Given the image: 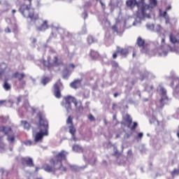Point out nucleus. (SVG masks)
<instances>
[{
  "mask_svg": "<svg viewBox=\"0 0 179 179\" xmlns=\"http://www.w3.org/2000/svg\"><path fill=\"white\" fill-rule=\"evenodd\" d=\"M3 87L8 92V90H10L11 86L10 84L8 83V81H4Z\"/></svg>",
  "mask_w": 179,
  "mask_h": 179,
  "instance_id": "5701e85b",
  "label": "nucleus"
},
{
  "mask_svg": "<svg viewBox=\"0 0 179 179\" xmlns=\"http://www.w3.org/2000/svg\"><path fill=\"white\" fill-rule=\"evenodd\" d=\"M111 65L113 68H118V63H117L115 61L111 62Z\"/></svg>",
  "mask_w": 179,
  "mask_h": 179,
  "instance_id": "7c9ffc66",
  "label": "nucleus"
},
{
  "mask_svg": "<svg viewBox=\"0 0 179 179\" xmlns=\"http://www.w3.org/2000/svg\"><path fill=\"white\" fill-rule=\"evenodd\" d=\"M126 3L129 8H134L138 3L136 0H127Z\"/></svg>",
  "mask_w": 179,
  "mask_h": 179,
  "instance_id": "a211bd4d",
  "label": "nucleus"
},
{
  "mask_svg": "<svg viewBox=\"0 0 179 179\" xmlns=\"http://www.w3.org/2000/svg\"><path fill=\"white\" fill-rule=\"evenodd\" d=\"M169 38L172 44H179V36H175L173 34H170Z\"/></svg>",
  "mask_w": 179,
  "mask_h": 179,
  "instance_id": "2eb2a0df",
  "label": "nucleus"
},
{
  "mask_svg": "<svg viewBox=\"0 0 179 179\" xmlns=\"http://www.w3.org/2000/svg\"><path fill=\"white\" fill-rule=\"evenodd\" d=\"M38 170H40V168H39V167H36V168H35V171H36V172L38 171Z\"/></svg>",
  "mask_w": 179,
  "mask_h": 179,
  "instance_id": "603ef678",
  "label": "nucleus"
},
{
  "mask_svg": "<svg viewBox=\"0 0 179 179\" xmlns=\"http://www.w3.org/2000/svg\"><path fill=\"white\" fill-rule=\"evenodd\" d=\"M50 80H51V79H50V78L43 77L41 80V83L43 84V86H45V85H47V83H48L50 82Z\"/></svg>",
  "mask_w": 179,
  "mask_h": 179,
  "instance_id": "b1692460",
  "label": "nucleus"
},
{
  "mask_svg": "<svg viewBox=\"0 0 179 179\" xmlns=\"http://www.w3.org/2000/svg\"><path fill=\"white\" fill-rule=\"evenodd\" d=\"M73 150L74 152H83V148L79 145H74L73 146Z\"/></svg>",
  "mask_w": 179,
  "mask_h": 179,
  "instance_id": "aec40b11",
  "label": "nucleus"
},
{
  "mask_svg": "<svg viewBox=\"0 0 179 179\" xmlns=\"http://www.w3.org/2000/svg\"><path fill=\"white\" fill-rule=\"evenodd\" d=\"M113 120L116 121L117 124H120V122H118V120H117V115H113Z\"/></svg>",
  "mask_w": 179,
  "mask_h": 179,
  "instance_id": "c9c22d12",
  "label": "nucleus"
},
{
  "mask_svg": "<svg viewBox=\"0 0 179 179\" xmlns=\"http://www.w3.org/2000/svg\"><path fill=\"white\" fill-rule=\"evenodd\" d=\"M179 174V170L178 169H174L172 171V176H178Z\"/></svg>",
  "mask_w": 179,
  "mask_h": 179,
  "instance_id": "473e14b6",
  "label": "nucleus"
},
{
  "mask_svg": "<svg viewBox=\"0 0 179 179\" xmlns=\"http://www.w3.org/2000/svg\"><path fill=\"white\" fill-rule=\"evenodd\" d=\"M117 52H119L121 55L123 57H127L128 54H129V52L128 51V49L127 48H121L120 47H117Z\"/></svg>",
  "mask_w": 179,
  "mask_h": 179,
  "instance_id": "4468645a",
  "label": "nucleus"
},
{
  "mask_svg": "<svg viewBox=\"0 0 179 179\" xmlns=\"http://www.w3.org/2000/svg\"><path fill=\"white\" fill-rule=\"evenodd\" d=\"M20 12H21L24 17H27L32 22H36V20L40 19L38 13L34 10V8H31V2L27 5L24 3L21 5Z\"/></svg>",
  "mask_w": 179,
  "mask_h": 179,
  "instance_id": "7ed1b4c3",
  "label": "nucleus"
},
{
  "mask_svg": "<svg viewBox=\"0 0 179 179\" xmlns=\"http://www.w3.org/2000/svg\"><path fill=\"white\" fill-rule=\"evenodd\" d=\"M13 78L18 79L20 82H22L23 79L26 78V74H24V73H19L18 71H16L13 74Z\"/></svg>",
  "mask_w": 179,
  "mask_h": 179,
  "instance_id": "9d476101",
  "label": "nucleus"
},
{
  "mask_svg": "<svg viewBox=\"0 0 179 179\" xmlns=\"http://www.w3.org/2000/svg\"><path fill=\"white\" fill-rule=\"evenodd\" d=\"M64 160H66V152L65 151H61L55 156V159H50V163L53 166L45 164L43 166V169L47 173H54L55 170L62 169V162H64Z\"/></svg>",
  "mask_w": 179,
  "mask_h": 179,
  "instance_id": "f257e3e1",
  "label": "nucleus"
},
{
  "mask_svg": "<svg viewBox=\"0 0 179 179\" xmlns=\"http://www.w3.org/2000/svg\"><path fill=\"white\" fill-rule=\"evenodd\" d=\"M150 88H151V89H153V86H151Z\"/></svg>",
  "mask_w": 179,
  "mask_h": 179,
  "instance_id": "680f3d73",
  "label": "nucleus"
},
{
  "mask_svg": "<svg viewBox=\"0 0 179 179\" xmlns=\"http://www.w3.org/2000/svg\"><path fill=\"white\" fill-rule=\"evenodd\" d=\"M88 120H90V121H96L94 116H93V115H92V114H90L88 115Z\"/></svg>",
  "mask_w": 179,
  "mask_h": 179,
  "instance_id": "2f4dec72",
  "label": "nucleus"
},
{
  "mask_svg": "<svg viewBox=\"0 0 179 179\" xmlns=\"http://www.w3.org/2000/svg\"><path fill=\"white\" fill-rule=\"evenodd\" d=\"M24 2L28 1L29 3H31V0H24Z\"/></svg>",
  "mask_w": 179,
  "mask_h": 179,
  "instance_id": "864d4df0",
  "label": "nucleus"
},
{
  "mask_svg": "<svg viewBox=\"0 0 179 179\" xmlns=\"http://www.w3.org/2000/svg\"><path fill=\"white\" fill-rule=\"evenodd\" d=\"M123 120L126 122L127 127L131 129V131H134V129H136V127H138V123L136 122H133L132 125V117H131V115L129 114H126L124 116H123Z\"/></svg>",
  "mask_w": 179,
  "mask_h": 179,
  "instance_id": "20e7f679",
  "label": "nucleus"
},
{
  "mask_svg": "<svg viewBox=\"0 0 179 179\" xmlns=\"http://www.w3.org/2000/svg\"><path fill=\"white\" fill-rule=\"evenodd\" d=\"M113 96H114L115 98L118 97V93L115 92V93L113 94Z\"/></svg>",
  "mask_w": 179,
  "mask_h": 179,
  "instance_id": "09e8293b",
  "label": "nucleus"
},
{
  "mask_svg": "<svg viewBox=\"0 0 179 179\" xmlns=\"http://www.w3.org/2000/svg\"><path fill=\"white\" fill-rule=\"evenodd\" d=\"M0 131L3 132L5 135H9L12 132V128L6 127H0Z\"/></svg>",
  "mask_w": 179,
  "mask_h": 179,
  "instance_id": "f3484780",
  "label": "nucleus"
},
{
  "mask_svg": "<svg viewBox=\"0 0 179 179\" xmlns=\"http://www.w3.org/2000/svg\"><path fill=\"white\" fill-rule=\"evenodd\" d=\"M5 102V101H0V104H2Z\"/></svg>",
  "mask_w": 179,
  "mask_h": 179,
  "instance_id": "13d9d810",
  "label": "nucleus"
},
{
  "mask_svg": "<svg viewBox=\"0 0 179 179\" xmlns=\"http://www.w3.org/2000/svg\"><path fill=\"white\" fill-rule=\"evenodd\" d=\"M6 69H8V64L6 63L0 64V80L2 79V76H3V73H5Z\"/></svg>",
  "mask_w": 179,
  "mask_h": 179,
  "instance_id": "ddd939ff",
  "label": "nucleus"
},
{
  "mask_svg": "<svg viewBox=\"0 0 179 179\" xmlns=\"http://www.w3.org/2000/svg\"><path fill=\"white\" fill-rule=\"evenodd\" d=\"M141 3H145V0H140Z\"/></svg>",
  "mask_w": 179,
  "mask_h": 179,
  "instance_id": "4d7b16f0",
  "label": "nucleus"
},
{
  "mask_svg": "<svg viewBox=\"0 0 179 179\" xmlns=\"http://www.w3.org/2000/svg\"><path fill=\"white\" fill-rule=\"evenodd\" d=\"M12 13H13V15H15V13H16V10H13Z\"/></svg>",
  "mask_w": 179,
  "mask_h": 179,
  "instance_id": "5fc2aeb1",
  "label": "nucleus"
},
{
  "mask_svg": "<svg viewBox=\"0 0 179 179\" xmlns=\"http://www.w3.org/2000/svg\"><path fill=\"white\" fill-rule=\"evenodd\" d=\"M85 15H86V16H87V13H85Z\"/></svg>",
  "mask_w": 179,
  "mask_h": 179,
  "instance_id": "e2e57ef3",
  "label": "nucleus"
},
{
  "mask_svg": "<svg viewBox=\"0 0 179 179\" xmlns=\"http://www.w3.org/2000/svg\"><path fill=\"white\" fill-rule=\"evenodd\" d=\"M96 1H99V0H96ZM99 3L101 4L103 10H106V4L103 3L101 0H99Z\"/></svg>",
  "mask_w": 179,
  "mask_h": 179,
  "instance_id": "c756f323",
  "label": "nucleus"
},
{
  "mask_svg": "<svg viewBox=\"0 0 179 179\" xmlns=\"http://www.w3.org/2000/svg\"><path fill=\"white\" fill-rule=\"evenodd\" d=\"M66 124L67 125L72 126L73 125V118L72 117V116H69L67 120H66Z\"/></svg>",
  "mask_w": 179,
  "mask_h": 179,
  "instance_id": "393cba45",
  "label": "nucleus"
},
{
  "mask_svg": "<svg viewBox=\"0 0 179 179\" xmlns=\"http://www.w3.org/2000/svg\"><path fill=\"white\" fill-rule=\"evenodd\" d=\"M166 23H170V20L169 18H166Z\"/></svg>",
  "mask_w": 179,
  "mask_h": 179,
  "instance_id": "3c124183",
  "label": "nucleus"
},
{
  "mask_svg": "<svg viewBox=\"0 0 179 179\" xmlns=\"http://www.w3.org/2000/svg\"><path fill=\"white\" fill-rule=\"evenodd\" d=\"M143 137V133H138V138L139 139H142Z\"/></svg>",
  "mask_w": 179,
  "mask_h": 179,
  "instance_id": "4c0bfd02",
  "label": "nucleus"
},
{
  "mask_svg": "<svg viewBox=\"0 0 179 179\" xmlns=\"http://www.w3.org/2000/svg\"><path fill=\"white\" fill-rule=\"evenodd\" d=\"M132 57L133 58H135V57H136V51L134 50Z\"/></svg>",
  "mask_w": 179,
  "mask_h": 179,
  "instance_id": "a18cd8bd",
  "label": "nucleus"
},
{
  "mask_svg": "<svg viewBox=\"0 0 179 179\" xmlns=\"http://www.w3.org/2000/svg\"><path fill=\"white\" fill-rule=\"evenodd\" d=\"M32 43H33V44H34L35 43H37V39L36 38H34L32 39Z\"/></svg>",
  "mask_w": 179,
  "mask_h": 179,
  "instance_id": "49530a36",
  "label": "nucleus"
},
{
  "mask_svg": "<svg viewBox=\"0 0 179 179\" xmlns=\"http://www.w3.org/2000/svg\"><path fill=\"white\" fill-rule=\"evenodd\" d=\"M75 99H76L75 97H73L71 96H67L64 97L66 104H68L69 108H71V103H73V101H75Z\"/></svg>",
  "mask_w": 179,
  "mask_h": 179,
  "instance_id": "dca6fc26",
  "label": "nucleus"
},
{
  "mask_svg": "<svg viewBox=\"0 0 179 179\" xmlns=\"http://www.w3.org/2000/svg\"><path fill=\"white\" fill-rule=\"evenodd\" d=\"M136 44L140 48H142V50H146V48H148V44L141 36L137 38Z\"/></svg>",
  "mask_w": 179,
  "mask_h": 179,
  "instance_id": "0eeeda50",
  "label": "nucleus"
},
{
  "mask_svg": "<svg viewBox=\"0 0 179 179\" xmlns=\"http://www.w3.org/2000/svg\"><path fill=\"white\" fill-rule=\"evenodd\" d=\"M73 103L75 106L76 111H78V113L83 111V106L82 105L81 101H78L76 98H75Z\"/></svg>",
  "mask_w": 179,
  "mask_h": 179,
  "instance_id": "1a4fd4ad",
  "label": "nucleus"
},
{
  "mask_svg": "<svg viewBox=\"0 0 179 179\" xmlns=\"http://www.w3.org/2000/svg\"><path fill=\"white\" fill-rule=\"evenodd\" d=\"M6 33H10V29L9 27H7L5 30Z\"/></svg>",
  "mask_w": 179,
  "mask_h": 179,
  "instance_id": "c03bdc74",
  "label": "nucleus"
},
{
  "mask_svg": "<svg viewBox=\"0 0 179 179\" xmlns=\"http://www.w3.org/2000/svg\"><path fill=\"white\" fill-rule=\"evenodd\" d=\"M63 64L64 62H62V60H59L57 56L54 57L52 63H50V60L43 62V65L48 68H52V66H59V65H62Z\"/></svg>",
  "mask_w": 179,
  "mask_h": 179,
  "instance_id": "39448f33",
  "label": "nucleus"
},
{
  "mask_svg": "<svg viewBox=\"0 0 179 179\" xmlns=\"http://www.w3.org/2000/svg\"><path fill=\"white\" fill-rule=\"evenodd\" d=\"M116 107H117V104L113 103L112 110H115Z\"/></svg>",
  "mask_w": 179,
  "mask_h": 179,
  "instance_id": "37998d69",
  "label": "nucleus"
},
{
  "mask_svg": "<svg viewBox=\"0 0 179 179\" xmlns=\"http://www.w3.org/2000/svg\"><path fill=\"white\" fill-rule=\"evenodd\" d=\"M145 9H149V6L148 5H145L144 6H143V8H142L143 12Z\"/></svg>",
  "mask_w": 179,
  "mask_h": 179,
  "instance_id": "58836bf2",
  "label": "nucleus"
},
{
  "mask_svg": "<svg viewBox=\"0 0 179 179\" xmlns=\"http://www.w3.org/2000/svg\"><path fill=\"white\" fill-rule=\"evenodd\" d=\"M24 144L26 145V146H31L32 143L31 141L27 140L24 142Z\"/></svg>",
  "mask_w": 179,
  "mask_h": 179,
  "instance_id": "c85d7f7f",
  "label": "nucleus"
},
{
  "mask_svg": "<svg viewBox=\"0 0 179 179\" xmlns=\"http://www.w3.org/2000/svg\"><path fill=\"white\" fill-rule=\"evenodd\" d=\"M22 163L27 164L28 167H34V163H33V159L28 157L22 159Z\"/></svg>",
  "mask_w": 179,
  "mask_h": 179,
  "instance_id": "f8f14e48",
  "label": "nucleus"
},
{
  "mask_svg": "<svg viewBox=\"0 0 179 179\" xmlns=\"http://www.w3.org/2000/svg\"><path fill=\"white\" fill-rule=\"evenodd\" d=\"M166 15H167V12H166V11H164V12L163 13V16H164V17H166Z\"/></svg>",
  "mask_w": 179,
  "mask_h": 179,
  "instance_id": "de8ad7c7",
  "label": "nucleus"
},
{
  "mask_svg": "<svg viewBox=\"0 0 179 179\" xmlns=\"http://www.w3.org/2000/svg\"><path fill=\"white\" fill-rule=\"evenodd\" d=\"M91 6H92V2H90V1H87V2H86L85 4V8H89V7H90Z\"/></svg>",
  "mask_w": 179,
  "mask_h": 179,
  "instance_id": "f704fd0d",
  "label": "nucleus"
},
{
  "mask_svg": "<svg viewBox=\"0 0 179 179\" xmlns=\"http://www.w3.org/2000/svg\"><path fill=\"white\" fill-rule=\"evenodd\" d=\"M21 124H22V125H23L24 129L29 130V129H30V128H31V126L30 125V124L28 123V122L26 121V120H22V121H21Z\"/></svg>",
  "mask_w": 179,
  "mask_h": 179,
  "instance_id": "6ab92c4d",
  "label": "nucleus"
},
{
  "mask_svg": "<svg viewBox=\"0 0 179 179\" xmlns=\"http://www.w3.org/2000/svg\"><path fill=\"white\" fill-rule=\"evenodd\" d=\"M161 94L162 96H166L167 91L164 88H161L160 89Z\"/></svg>",
  "mask_w": 179,
  "mask_h": 179,
  "instance_id": "cd10ccee",
  "label": "nucleus"
},
{
  "mask_svg": "<svg viewBox=\"0 0 179 179\" xmlns=\"http://www.w3.org/2000/svg\"><path fill=\"white\" fill-rule=\"evenodd\" d=\"M115 155H117V152H115Z\"/></svg>",
  "mask_w": 179,
  "mask_h": 179,
  "instance_id": "0e129e2a",
  "label": "nucleus"
},
{
  "mask_svg": "<svg viewBox=\"0 0 179 179\" xmlns=\"http://www.w3.org/2000/svg\"><path fill=\"white\" fill-rule=\"evenodd\" d=\"M87 41L88 44H93V43H94V38H93L92 36H89L87 37Z\"/></svg>",
  "mask_w": 179,
  "mask_h": 179,
  "instance_id": "bb28decb",
  "label": "nucleus"
},
{
  "mask_svg": "<svg viewBox=\"0 0 179 179\" xmlns=\"http://www.w3.org/2000/svg\"><path fill=\"white\" fill-rule=\"evenodd\" d=\"M64 171H66V168H64Z\"/></svg>",
  "mask_w": 179,
  "mask_h": 179,
  "instance_id": "052dcab7",
  "label": "nucleus"
},
{
  "mask_svg": "<svg viewBox=\"0 0 179 179\" xmlns=\"http://www.w3.org/2000/svg\"><path fill=\"white\" fill-rule=\"evenodd\" d=\"M80 86H82V80L80 79H76L70 84V87L75 90H76V89H79Z\"/></svg>",
  "mask_w": 179,
  "mask_h": 179,
  "instance_id": "6e6552de",
  "label": "nucleus"
},
{
  "mask_svg": "<svg viewBox=\"0 0 179 179\" xmlns=\"http://www.w3.org/2000/svg\"><path fill=\"white\" fill-rule=\"evenodd\" d=\"M69 68H72V69H75V67H76L75 64H70L69 65Z\"/></svg>",
  "mask_w": 179,
  "mask_h": 179,
  "instance_id": "79ce46f5",
  "label": "nucleus"
},
{
  "mask_svg": "<svg viewBox=\"0 0 179 179\" xmlns=\"http://www.w3.org/2000/svg\"><path fill=\"white\" fill-rule=\"evenodd\" d=\"M112 29H113V30H114V31H118V28H117V27L115 25V26H113V27H112Z\"/></svg>",
  "mask_w": 179,
  "mask_h": 179,
  "instance_id": "a19ab883",
  "label": "nucleus"
},
{
  "mask_svg": "<svg viewBox=\"0 0 179 179\" xmlns=\"http://www.w3.org/2000/svg\"><path fill=\"white\" fill-rule=\"evenodd\" d=\"M170 9H171V6H169L166 8V10H170Z\"/></svg>",
  "mask_w": 179,
  "mask_h": 179,
  "instance_id": "8fccbe9b",
  "label": "nucleus"
},
{
  "mask_svg": "<svg viewBox=\"0 0 179 179\" xmlns=\"http://www.w3.org/2000/svg\"><path fill=\"white\" fill-rule=\"evenodd\" d=\"M117 54H119V52H117V50L116 52H115L113 54V59H115L117 57Z\"/></svg>",
  "mask_w": 179,
  "mask_h": 179,
  "instance_id": "e433bc0d",
  "label": "nucleus"
},
{
  "mask_svg": "<svg viewBox=\"0 0 179 179\" xmlns=\"http://www.w3.org/2000/svg\"><path fill=\"white\" fill-rule=\"evenodd\" d=\"M160 101L161 103H163V99H161Z\"/></svg>",
  "mask_w": 179,
  "mask_h": 179,
  "instance_id": "bf43d9fd",
  "label": "nucleus"
},
{
  "mask_svg": "<svg viewBox=\"0 0 179 179\" xmlns=\"http://www.w3.org/2000/svg\"><path fill=\"white\" fill-rule=\"evenodd\" d=\"M61 87H62V83L61 80H58L53 85L54 96L56 99H61Z\"/></svg>",
  "mask_w": 179,
  "mask_h": 179,
  "instance_id": "423d86ee",
  "label": "nucleus"
},
{
  "mask_svg": "<svg viewBox=\"0 0 179 179\" xmlns=\"http://www.w3.org/2000/svg\"><path fill=\"white\" fill-rule=\"evenodd\" d=\"M17 104L22 101V96H18L17 98Z\"/></svg>",
  "mask_w": 179,
  "mask_h": 179,
  "instance_id": "ea45409f",
  "label": "nucleus"
},
{
  "mask_svg": "<svg viewBox=\"0 0 179 179\" xmlns=\"http://www.w3.org/2000/svg\"><path fill=\"white\" fill-rule=\"evenodd\" d=\"M0 4H1V1H0Z\"/></svg>",
  "mask_w": 179,
  "mask_h": 179,
  "instance_id": "69168bd1",
  "label": "nucleus"
},
{
  "mask_svg": "<svg viewBox=\"0 0 179 179\" xmlns=\"http://www.w3.org/2000/svg\"><path fill=\"white\" fill-rule=\"evenodd\" d=\"M150 4L153 5V6H156V5H157V1H156V0H150Z\"/></svg>",
  "mask_w": 179,
  "mask_h": 179,
  "instance_id": "72a5a7b5",
  "label": "nucleus"
},
{
  "mask_svg": "<svg viewBox=\"0 0 179 179\" xmlns=\"http://www.w3.org/2000/svg\"><path fill=\"white\" fill-rule=\"evenodd\" d=\"M69 132L72 135V136H75L76 134V129L73 127V124L69 127Z\"/></svg>",
  "mask_w": 179,
  "mask_h": 179,
  "instance_id": "412c9836",
  "label": "nucleus"
},
{
  "mask_svg": "<svg viewBox=\"0 0 179 179\" xmlns=\"http://www.w3.org/2000/svg\"><path fill=\"white\" fill-rule=\"evenodd\" d=\"M7 140L8 142H10V143H13V142H15V135H8Z\"/></svg>",
  "mask_w": 179,
  "mask_h": 179,
  "instance_id": "a878e982",
  "label": "nucleus"
},
{
  "mask_svg": "<svg viewBox=\"0 0 179 179\" xmlns=\"http://www.w3.org/2000/svg\"><path fill=\"white\" fill-rule=\"evenodd\" d=\"M165 41H166V39H164V38L162 39V43H165Z\"/></svg>",
  "mask_w": 179,
  "mask_h": 179,
  "instance_id": "6e6d98bb",
  "label": "nucleus"
},
{
  "mask_svg": "<svg viewBox=\"0 0 179 179\" xmlns=\"http://www.w3.org/2000/svg\"><path fill=\"white\" fill-rule=\"evenodd\" d=\"M48 22L47 20L43 21L41 26L37 27L38 31H45L48 29Z\"/></svg>",
  "mask_w": 179,
  "mask_h": 179,
  "instance_id": "9b49d317",
  "label": "nucleus"
},
{
  "mask_svg": "<svg viewBox=\"0 0 179 179\" xmlns=\"http://www.w3.org/2000/svg\"><path fill=\"white\" fill-rule=\"evenodd\" d=\"M37 117L39 120L40 131L34 135V142H43L44 136H48V121L45 119V115L41 113H38Z\"/></svg>",
  "mask_w": 179,
  "mask_h": 179,
  "instance_id": "f03ea898",
  "label": "nucleus"
},
{
  "mask_svg": "<svg viewBox=\"0 0 179 179\" xmlns=\"http://www.w3.org/2000/svg\"><path fill=\"white\" fill-rule=\"evenodd\" d=\"M90 57H92V58L93 59H96V58L99 57V52L94 51V50H91L90 52Z\"/></svg>",
  "mask_w": 179,
  "mask_h": 179,
  "instance_id": "4be33fe9",
  "label": "nucleus"
}]
</instances>
